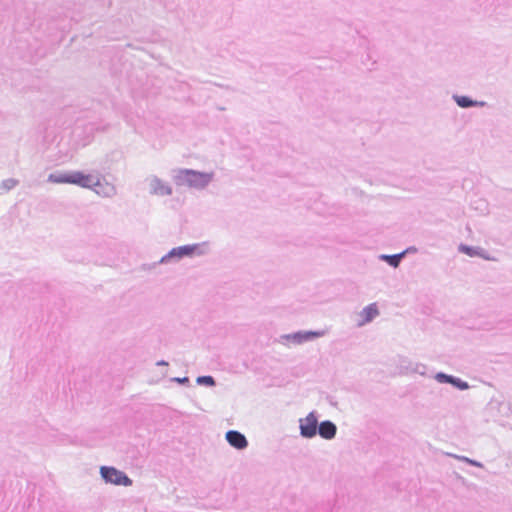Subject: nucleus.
<instances>
[{"label": "nucleus", "instance_id": "nucleus-1", "mask_svg": "<svg viewBox=\"0 0 512 512\" xmlns=\"http://www.w3.org/2000/svg\"><path fill=\"white\" fill-rule=\"evenodd\" d=\"M178 186H188L195 189H204L213 180V173L200 172L193 169H180L173 176Z\"/></svg>", "mask_w": 512, "mask_h": 512}, {"label": "nucleus", "instance_id": "nucleus-2", "mask_svg": "<svg viewBox=\"0 0 512 512\" xmlns=\"http://www.w3.org/2000/svg\"><path fill=\"white\" fill-rule=\"evenodd\" d=\"M209 252V245L206 242L188 244L172 248L160 260V264H168L171 262H179L181 259L188 257L203 256Z\"/></svg>", "mask_w": 512, "mask_h": 512}, {"label": "nucleus", "instance_id": "nucleus-3", "mask_svg": "<svg viewBox=\"0 0 512 512\" xmlns=\"http://www.w3.org/2000/svg\"><path fill=\"white\" fill-rule=\"evenodd\" d=\"M100 475L106 483L113 485H122L127 487L133 484L132 479H130L126 473L113 466H102L100 468Z\"/></svg>", "mask_w": 512, "mask_h": 512}, {"label": "nucleus", "instance_id": "nucleus-4", "mask_svg": "<svg viewBox=\"0 0 512 512\" xmlns=\"http://www.w3.org/2000/svg\"><path fill=\"white\" fill-rule=\"evenodd\" d=\"M318 417L315 411H311L305 418L299 419L300 436L306 439L317 435Z\"/></svg>", "mask_w": 512, "mask_h": 512}, {"label": "nucleus", "instance_id": "nucleus-5", "mask_svg": "<svg viewBox=\"0 0 512 512\" xmlns=\"http://www.w3.org/2000/svg\"><path fill=\"white\" fill-rule=\"evenodd\" d=\"M149 187V193L155 196H170L173 193L172 187L161 180L156 175H151L146 179Z\"/></svg>", "mask_w": 512, "mask_h": 512}, {"label": "nucleus", "instance_id": "nucleus-6", "mask_svg": "<svg viewBox=\"0 0 512 512\" xmlns=\"http://www.w3.org/2000/svg\"><path fill=\"white\" fill-rule=\"evenodd\" d=\"M325 335V331H298L291 334L283 335L281 338L287 341H292L295 344H302L304 342L312 341Z\"/></svg>", "mask_w": 512, "mask_h": 512}, {"label": "nucleus", "instance_id": "nucleus-7", "mask_svg": "<svg viewBox=\"0 0 512 512\" xmlns=\"http://www.w3.org/2000/svg\"><path fill=\"white\" fill-rule=\"evenodd\" d=\"M70 184L78 185L82 188L92 189L93 186H101V182L98 178L92 175H86L80 171H73Z\"/></svg>", "mask_w": 512, "mask_h": 512}, {"label": "nucleus", "instance_id": "nucleus-8", "mask_svg": "<svg viewBox=\"0 0 512 512\" xmlns=\"http://www.w3.org/2000/svg\"><path fill=\"white\" fill-rule=\"evenodd\" d=\"M225 439L230 446L237 450H244L248 447V440L244 434L237 430H229L225 434Z\"/></svg>", "mask_w": 512, "mask_h": 512}, {"label": "nucleus", "instance_id": "nucleus-9", "mask_svg": "<svg viewBox=\"0 0 512 512\" xmlns=\"http://www.w3.org/2000/svg\"><path fill=\"white\" fill-rule=\"evenodd\" d=\"M435 379L439 383L451 384V385H453L455 388H457L459 390H467L470 387L469 384L466 381H463L462 379H460L458 377H455V376H452V375H448V374H446L444 372H438L435 375Z\"/></svg>", "mask_w": 512, "mask_h": 512}, {"label": "nucleus", "instance_id": "nucleus-10", "mask_svg": "<svg viewBox=\"0 0 512 512\" xmlns=\"http://www.w3.org/2000/svg\"><path fill=\"white\" fill-rule=\"evenodd\" d=\"M337 433V426L330 420L322 421L318 423L317 434L323 439L331 440L335 438Z\"/></svg>", "mask_w": 512, "mask_h": 512}, {"label": "nucleus", "instance_id": "nucleus-11", "mask_svg": "<svg viewBox=\"0 0 512 512\" xmlns=\"http://www.w3.org/2000/svg\"><path fill=\"white\" fill-rule=\"evenodd\" d=\"M452 99L460 108L484 107L487 105L485 101H477L465 95L453 94Z\"/></svg>", "mask_w": 512, "mask_h": 512}, {"label": "nucleus", "instance_id": "nucleus-12", "mask_svg": "<svg viewBox=\"0 0 512 512\" xmlns=\"http://www.w3.org/2000/svg\"><path fill=\"white\" fill-rule=\"evenodd\" d=\"M379 315V310L377 308L376 303H371L368 306L364 307L360 312V316L362 317L361 322H359V326H363L367 323L373 321V319Z\"/></svg>", "mask_w": 512, "mask_h": 512}, {"label": "nucleus", "instance_id": "nucleus-13", "mask_svg": "<svg viewBox=\"0 0 512 512\" xmlns=\"http://www.w3.org/2000/svg\"><path fill=\"white\" fill-rule=\"evenodd\" d=\"M413 248H408L398 254L387 255L382 254L379 256V259L385 261L388 265L393 268H397L400 265L401 260L405 257V255L411 251Z\"/></svg>", "mask_w": 512, "mask_h": 512}, {"label": "nucleus", "instance_id": "nucleus-14", "mask_svg": "<svg viewBox=\"0 0 512 512\" xmlns=\"http://www.w3.org/2000/svg\"><path fill=\"white\" fill-rule=\"evenodd\" d=\"M72 178V172L64 173V172H54L48 175L47 181L55 184H70V179Z\"/></svg>", "mask_w": 512, "mask_h": 512}, {"label": "nucleus", "instance_id": "nucleus-15", "mask_svg": "<svg viewBox=\"0 0 512 512\" xmlns=\"http://www.w3.org/2000/svg\"><path fill=\"white\" fill-rule=\"evenodd\" d=\"M92 190L104 197H111L115 194V188L107 183H101V186H93Z\"/></svg>", "mask_w": 512, "mask_h": 512}, {"label": "nucleus", "instance_id": "nucleus-16", "mask_svg": "<svg viewBox=\"0 0 512 512\" xmlns=\"http://www.w3.org/2000/svg\"><path fill=\"white\" fill-rule=\"evenodd\" d=\"M459 252L464 253L470 257L481 256V249L478 247L468 246L465 244H460L458 247Z\"/></svg>", "mask_w": 512, "mask_h": 512}, {"label": "nucleus", "instance_id": "nucleus-17", "mask_svg": "<svg viewBox=\"0 0 512 512\" xmlns=\"http://www.w3.org/2000/svg\"><path fill=\"white\" fill-rule=\"evenodd\" d=\"M196 383L198 385H205V386H208V387H213V386L216 385L215 379L212 376H210V375H205V376L197 377Z\"/></svg>", "mask_w": 512, "mask_h": 512}, {"label": "nucleus", "instance_id": "nucleus-18", "mask_svg": "<svg viewBox=\"0 0 512 512\" xmlns=\"http://www.w3.org/2000/svg\"><path fill=\"white\" fill-rule=\"evenodd\" d=\"M19 184V181L14 178H8L2 181L1 187L7 191L15 188Z\"/></svg>", "mask_w": 512, "mask_h": 512}, {"label": "nucleus", "instance_id": "nucleus-19", "mask_svg": "<svg viewBox=\"0 0 512 512\" xmlns=\"http://www.w3.org/2000/svg\"><path fill=\"white\" fill-rule=\"evenodd\" d=\"M171 381L182 385H188L190 383L188 377H173Z\"/></svg>", "mask_w": 512, "mask_h": 512}, {"label": "nucleus", "instance_id": "nucleus-20", "mask_svg": "<svg viewBox=\"0 0 512 512\" xmlns=\"http://www.w3.org/2000/svg\"><path fill=\"white\" fill-rule=\"evenodd\" d=\"M426 369H427V367L424 364H416L415 368L413 369V371L418 373V374H420V375H425L426 374Z\"/></svg>", "mask_w": 512, "mask_h": 512}, {"label": "nucleus", "instance_id": "nucleus-21", "mask_svg": "<svg viewBox=\"0 0 512 512\" xmlns=\"http://www.w3.org/2000/svg\"><path fill=\"white\" fill-rule=\"evenodd\" d=\"M469 464L476 467H483V464L481 462H478L476 460L470 459Z\"/></svg>", "mask_w": 512, "mask_h": 512}, {"label": "nucleus", "instance_id": "nucleus-22", "mask_svg": "<svg viewBox=\"0 0 512 512\" xmlns=\"http://www.w3.org/2000/svg\"><path fill=\"white\" fill-rule=\"evenodd\" d=\"M454 457H455L456 459L460 460V461H464V462H466V463H468V464H469L470 458H468V457H465V456H458V455H454Z\"/></svg>", "mask_w": 512, "mask_h": 512}, {"label": "nucleus", "instance_id": "nucleus-23", "mask_svg": "<svg viewBox=\"0 0 512 512\" xmlns=\"http://www.w3.org/2000/svg\"><path fill=\"white\" fill-rule=\"evenodd\" d=\"M158 366H167L168 365V362H166L165 360H160L156 363Z\"/></svg>", "mask_w": 512, "mask_h": 512}]
</instances>
